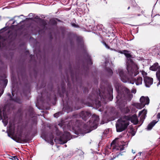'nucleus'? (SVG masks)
<instances>
[{"label": "nucleus", "mask_w": 160, "mask_h": 160, "mask_svg": "<svg viewBox=\"0 0 160 160\" xmlns=\"http://www.w3.org/2000/svg\"><path fill=\"white\" fill-rule=\"evenodd\" d=\"M72 109L71 110H68V111H72Z\"/></svg>", "instance_id": "obj_41"}, {"label": "nucleus", "mask_w": 160, "mask_h": 160, "mask_svg": "<svg viewBox=\"0 0 160 160\" xmlns=\"http://www.w3.org/2000/svg\"><path fill=\"white\" fill-rule=\"evenodd\" d=\"M115 86L118 93L116 97L117 104L121 107L122 105H123L126 103L127 101H131L133 97V95L127 88L124 87L120 91L121 88H119L118 83L115 84Z\"/></svg>", "instance_id": "obj_2"}, {"label": "nucleus", "mask_w": 160, "mask_h": 160, "mask_svg": "<svg viewBox=\"0 0 160 160\" xmlns=\"http://www.w3.org/2000/svg\"><path fill=\"white\" fill-rule=\"evenodd\" d=\"M99 120V117L95 114H93L92 116V118L89 121V124H88V127L96 129L98 124Z\"/></svg>", "instance_id": "obj_8"}, {"label": "nucleus", "mask_w": 160, "mask_h": 160, "mask_svg": "<svg viewBox=\"0 0 160 160\" xmlns=\"http://www.w3.org/2000/svg\"><path fill=\"white\" fill-rule=\"evenodd\" d=\"M113 158H112V160H113Z\"/></svg>", "instance_id": "obj_50"}, {"label": "nucleus", "mask_w": 160, "mask_h": 160, "mask_svg": "<svg viewBox=\"0 0 160 160\" xmlns=\"http://www.w3.org/2000/svg\"><path fill=\"white\" fill-rule=\"evenodd\" d=\"M58 125L61 128H63V130L66 128L65 124L62 122L59 123Z\"/></svg>", "instance_id": "obj_20"}, {"label": "nucleus", "mask_w": 160, "mask_h": 160, "mask_svg": "<svg viewBox=\"0 0 160 160\" xmlns=\"http://www.w3.org/2000/svg\"><path fill=\"white\" fill-rule=\"evenodd\" d=\"M72 128L73 129H74L75 127L73 126H72Z\"/></svg>", "instance_id": "obj_35"}, {"label": "nucleus", "mask_w": 160, "mask_h": 160, "mask_svg": "<svg viewBox=\"0 0 160 160\" xmlns=\"http://www.w3.org/2000/svg\"><path fill=\"white\" fill-rule=\"evenodd\" d=\"M72 26L74 27H76V25H75V24H72Z\"/></svg>", "instance_id": "obj_33"}, {"label": "nucleus", "mask_w": 160, "mask_h": 160, "mask_svg": "<svg viewBox=\"0 0 160 160\" xmlns=\"http://www.w3.org/2000/svg\"><path fill=\"white\" fill-rule=\"evenodd\" d=\"M17 17V16H14L12 19H11L10 21H11V20H13L14 19V18L15 17Z\"/></svg>", "instance_id": "obj_34"}, {"label": "nucleus", "mask_w": 160, "mask_h": 160, "mask_svg": "<svg viewBox=\"0 0 160 160\" xmlns=\"http://www.w3.org/2000/svg\"><path fill=\"white\" fill-rule=\"evenodd\" d=\"M141 153H141V152H139L138 153V155H138V156H140V155H141Z\"/></svg>", "instance_id": "obj_31"}, {"label": "nucleus", "mask_w": 160, "mask_h": 160, "mask_svg": "<svg viewBox=\"0 0 160 160\" xmlns=\"http://www.w3.org/2000/svg\"><path fill=\"white\" fill-rule=\"evenodd\" d=\"M72 123V122H69V123H68V125H67V128L68 129H70V128L69 127V126L70 125L71 123Z\"/></svg>", "instance_id": "obj_25"}, {"label": "nucleus", "mask_w": 160, "mask_h": 160, "mask_svg": "<svg viewBox=\"0 0 160 160\" xmlns=\"http://www.w3.org/2000/svg\"><path fill=\"white\" fill-rule=\"evenodd\" d=\"M65 108V107H64V108H63V109H64V108Z\"/></svg>", "instance_id": "obj_48"}, {"label": "nucleus", "mask_w": 160, "mask_h": 160, "mask_svg": "<svg viewBox=\"0 0 160 160\" xmlns=\"http://www.w3.org/2000/svg\"><path fill=\"white\" fill-rule=\"evenodd\" d=\"M3 91H2V93H1V94L0 95V96L3 93Z\"/></svg>", "instance_id": "obj_37"}, {"label": "nucleus", "mask_w": 160, "mask_h": 160, "mask_svg": "<svg viewBox=\"0 0 160 160\" xmlns=\"http://www.w3.org/2000/svg\"><path fill=\"white\" fill-rule=\"evenodd\" d=\"M2 111L1 110H0V120L2 119Z\"/></svg>", "instance_id": "obj_26"}, {"label": "nucleus", "mask_w": 160, "mask_h": 160, "mask_svg": "<svg viewBox=\"0 0 160 160\" xmlns=\"http://www.w3.org/2000/svg\"><path fill=\"white\" fill-rule=\"evenodd\" d=\"M113 89L110 85H109L107 89V93L106 96L105 90L102 92L99 90V95L100 98V100L102 102H108L111 101L113 98L112 95Z\"/></svg>", "instance_id": "obj_5"}, {"label": "nucleus", "mask_w": 160, "mask_h": 160, "mask_svg": "<svg viewBox=\"0 0 160 160\" xmlns=\"http://www.w3.org/2000/svg\"><path fill=\"white\" fill-rule=\"evenodd\" d=\"M65 147H67V146H66V145H65Z\"/></svg>", "instance_id": "obj_46"}, {"label": "nucleus", "mask_w": 160, "mask_h": 160, "mask_svg": "<svg viewBox=\"0 0 160 160\" xmlns=\"http://www.w3.org/2000/svg\"><path fill=\"white\" fill-rule=\"evenodd\" d=\"M5 28H3L1 29L0 30V33L2 32L3 31L5 30Z\"/></svg>", "instance_id": "obj_29"}, {"label": "nucleus", "mask_w": 160, "mask_h": 160, "mask_svg": "<svg viewBox=\"0 0 160 160\" xmlns=\"http://www.w3.org/2000/svg\"><path fill=\"white\" fill-rule=\"evenodd\" d=\"M23 16L22 15H21V16ZM20 16H18V17H20Z\"/></svg>", "instance_id": "obj_43"}, {"label": "nucleus", "mask_w": 160, "mask_h": 160, "mask_svg": "<svg viewBox=\"0 0 160 160\" xmlns=\"http://www.w3.org/2000/svg\"><path fill=\"white\" fill-rule=\"evenodd\" d=\"M60 112H58V113H56L54 114V116L55 117L57 118L58 117H59V114Z\"/></svg>", "instance_id": "obj_24"}, {"label": "nucleus", "mask_w": 160, "mask_h": 160, "mask_svg": "<svg viewBox=\"0 0 160 160\" xmlns=\"http://www.w3.org/2000/svg\"><path fill=\"white\" fill-rule=\"evenodd\" d=\"M56 134L57 136H59V138L58 139L55 138L54 140L55 142H57V140L58 141L57 142L60 144L65 143L70 139V134L68 132L64 131V133L62 134L61 132L57 130Z\"/></svg>", "instance_id": "obj_6"}, {"label": "nucleus", "mask_w": 160, "mask_h": 160, "mask_svg": "<svg viewBox=\"0 0 160 160\" xmlns=\"http://www.w3.org/2000/svg\"><path fill=\"white\" fill-rule=\"evenodd\" d=\"M16 21H14L12 23V24H14L16 23Z\"/></svg>", "instance_id": "obj_36"}, {"label": "nucleus", "mask_w": 160, "mask_h": 160, "mask_svg": "<svg viewBox=\"0 0 160 160\" xmlns=\"http://www.w3.org/2000/svg\"><path fill=\"white\" fill-rule=\"evenodd\" d=\"M132 152L133 153H135V152H134L133 150H132Z\"/></svg>", "instance_id": "obj_38"}, {"label": "nucleus", "mask_w": 160, "mask_h": 160, "mask_svg": "<svg viewBox=\"0 0 160 160\" xmlns=\"http://www.w3.org/2000/svg\"><path fill=\"white\" fill-rule=\"evenodd\" d=\"M136 90L135 89H133L132 90V92L134 93H136Z\"/></svg>", "instance_id": "obj_28"}, {"label": "nucleus", "mask_w": 160, "mask_h": 160, "mask_svg": "<svg viewBox=\"0 0 160 160\" xmlns=\"http://www.w3.org/2000/svg\"><path fill=\"white\" fill-rule=\"evenodd\" d=\"M117 138H116L111 143L113 151H118L117 152V157L119 155H122V153L125 151L122 152V151L124 150L125 148H126L128 145L127 142H124L123 141H120L117 142Z\"/></svg>", "instance_id": "obj_4"}, {"label": "nucleus", "mask_w": 160, "mask_h": 160, "mask_svg": "<svg viewBox=\"0 0 160 160\" xmlns=\"http://www.w3.org/2000/svg\"><path fill=\"white\" fill-rule=\"evenodd\" d=\"M130 120L134 124H137L138 122V120L136 115H133L132 117H130Z\"/></svg>", "instance_id": "obj_14"}, {"label": "nucleus", "mask_w": 160, "mask_h": 160, "mask_svg": "<svg viewBox=\"0 0 160 160\" xmlns=\"http://www.w3.org/2000/svg\"><path fill=\"white\" fill-rule=\"evenodd\" d=\"M142 74V75L143 78H145V77H148L147 76V73L145 72V71H141Z\"/></svg>", "instance_id": "obj_21"}, {"label": "nucleus", "mask_w": 160, "mask_h": 160, "mask_svg": "<svg viewBox=\"0 0 160 160\" xmlns=\"http://www.w3.org/2000/svg\"><path fill=\"white\" fill-rule=\"evenodd\" d=\"M8 136L9 137H10V135H9L8 134Z\"/></svg>", "instance_id": "obj_42"}, {"label": "nucleus", "mask_w": 160, "mask_h": 160, "mask_svg": "<svg viewBox=\"0 0 160 160\" xmlns=\"http://www.w3.org/2000/svg\"><path fill=\"white\" fill-rule=\"evenodd\" d=\"M80 116L83 120L86 121L91 116V113L88 111H82L81 112Z\"/></svg>", "instance_id": "obj_12"}, {"label": "nucleus", "mask_w": 160, "mask_h": 160, "mask_svg": "<svg viewBox=\"0 0 160 160\" xmlns=\"http://www.w3.org/2000/svg\"><path fill=\"white\" fill-rule=\"evenodd\" d=\"M93 104L96 106V108H98L101 106V103L100 101L98 100L97 99H95V100L93 102Z\"/></svg>", "instance_id": "obj_18"}, {"label": "nucleus", "mask_w": 160, "mask_h": 160, "mask_svg": "<svg viewBox=\"0 0 160 160\" xmlns=\"http://www.w3.org/2000/svg\"><path fill=\"white\" fill-rule=\"evenodd\" d=\"M144 81L145 86L147 87H149L153 83V79L152 78L148 77L144 78Z\"/></svg>", "instance_id": "obj_11"}, {"label": "nucleus", "mask_w": 160, "mask_h": 160, "mask_svg": "<svg viewBox=\"0 0 160 160\" xmlns=\"http://www.w3.org/2000/svg\"><path fill=\"white\" fill-rule=\"evenodd\" d=\"M120 109L121 111L123 113H127L130 111L129 108L127 107H124L123 108H121Z\"/></svg>", "instance_id": "obj_19"}, {"label": "nucleus", "mask_w": 160, "mask_h": 160, "mask_svg": "<svg viewBox=\"0 0 160 160\" xmlns=\"http://www.w3.org/2000/svg\"><path fill=\"white\" fill-rule=\"evenodd\" d=\"M12 95H13V96H14L13 95V93H12Z\"/></svg>", "instance_id": "obj_47"}, {"label": "nucleus", "mask_w": 160, "mask_h": 160, "mask_svg": "<svg viewBox=\"0 0 160 160\" xmlns=\"http://www.w3.org/2000/svg\"><path fill=\"white\" fill-rule=\"evenodd\" d=\"M130 116H124L119 118L116 124L117 132H121L125 130L129 124Z\"/></svg>", "instance_id": "obj_3"}, {"label": "nucleus", "mask_w": 160, "mask_h": 160, "mask_svg": "<svg viewBox=\"0 0 160 160\" xmlns=\"http://www.w3.org/2000/svg\"><path fill=\"white\" fill-rule=\"evenodd\" d=\"M128 52H129L127 50H123L119 52L121 53L124 54L127 58H130L131 57V55Z\"/></svg>", "instance_id": "obj_17"}, {"label": "nucleus", "mask_w": 160, "mask_h": 160, "mask_svg": "<svg viewBox=\"0 0 160 160\" xmlns=\"http://www.w3.org/2000/svg\"><path fill=\"white\" fill-rule=\"evenodd\" d=\"M103 43L106 48L110 49L111 50L116 51L115 48H117L118 47L119 43V40L117 38H115L111 42V46L113 48H110L105 42H103Z\"/></svg>", "instance_id": "obj_10"}, {"label": "nucleus", "mask_w": 160, "mask_h": 160, "mask_svg": "<svg viewBox=\"0 0 160 160\" xmlns=\"http://www.w3.org/2000/svg\"><path fill=\"white\" fill-rule=\"evenodd\" d=\"M158 121H156V120H153L148 125L147 128V129L148 130H151Z\"/></svg>", "instance_id": "obj_15"}, {"label": "nucleus", "mask_w": 160, "mask_h": 160, "mask_svg": "<svg viewBox=\"0 0 160 160\" xmlns=\"http://www.w3.org/2000/svg\"><path fill=\"white\" fill-rule=\"evenodd\" d=\"M89 61L90 62V64L92 65V62H91V59H89Z\"/></svg>", "instance_id": "obj_32"}, {"label": "nucleus", "mask_w": 160, "mask_h": 160, "mask_svg": "<svg viewBox=\"0 0 160 160\" xmlns=\"http://www.w3.org/2000/svg\"><path fill=\"white\" fill-rule=\"evenodd\" d=\"M3 115L4 120L2 119V122L3 123L4 125L5 126L8 123V116L7 114L5 112V108H4L3 110Z\"/></svg>", "instance_id": "obj_13"}, {"label": "nucleus", "mask_w": 160, "mask_h": 160, "mask_svg": "<svg viewBox=\"0 0 160 160\" xmlns=\"http://www.w3.org/2000/svg\"><path fill=\"white\" fill-rule=\"evenodd\" d=\"M130 7H129L128 8V10H129V9H130Z\"/></svg>", "instance_id": "obj_40"}, {"label": "nucleus", "mask_w": 160, "mask_h": 160, "mask_svg": "<svg viewBox=\"0 0 160 160\" xmlns=\"http://www.w3.org/2000/svg\"><path fill=\"white\" fill-rule=\"evenodd\" d=\"M147 111L146 110L144 109L142 111L139 112V115L140 116L142 115L141 118L144 119L145 118V116L147 114Z\"/></svg>", "instance_id": "obj_16"}, {"label": "nucleus", "mask_w": 160, "mask_h": 160, "mask_svg": "<svg viewBox=\"0 0 160 160\" xmlns=\"http://www.w3.org/2000/svg\"><path fill=\"white\" fill-rule=\"evenodd\" d=\"M157 118L158 119H160V113H158L157 115Z\"/></svg>", "instance_id": "obj_27"}, {"label": "nucleus", "mask_w": 160, "mask_h": 160, "mask_svg": "<svg viewBox=\"0 0 160 160\" xmlns=\"http://www.w3.org/2000/svg\"><path fill=\"white\" fill-rule=\"evenodd\" d=\"M31 14H32V13H30V14H29V16H30V15H31Z\"/></svg>", "instance_id": "obj_44"}, {"label": "nucleus", "mask_w": 160, "mask_h": 160, "mask_svg": "<svg viewBox=\"0 0 160 160\" xmlns=\"http://www.w3.org/2000/svg\"><path fill=\"white\" fill-rule=\"evenodd\" d=\"M130 63L127 64V70L128 74L125 73L121 69H118L116 71L117 74H118L121 80L124 82H128L132 84L135 83L137 85L142 84V78L141 77H138L133 78V77L136 76L139 73V68L135 63L132 62L130 60Z\"/></svg>", "instance_id": "obj_1"}, {"label": "nucleus", "mask_w": 160, "mask_h": 160, "mask_svg": "<svg viewBox=\"0 0 160 160\" xmlns=\"http://www.w3.org/2000/svg\"><path fill=\"white\" fill-rule=\"evenodd\" d=\"M12 160H16V159H18L16 156H12L11 158H10Z\"/></svg>", "instance_id": "obj_23"}, {"label": "nucleus", "mask_w": 160, "mask_h": 160, "mask_svg": "<svg viewBox=\"0 0 160 160\" xmlns=\"http://www.w3.org/2000/svg\"><path fill=\"white\" fill-rule=\"evenodd\" d=\"M107 72L110 75H112L113 73V72L111 69L110 68H107L106 69Z\"/></svg>", "instance_id": "obj_22"}, {"label": "nucleus", "mask_w": 160, "mask_h": 160, "mask_svg": "<svg viewBox=\"0 0 160 160\" xmlns=\"http://www.w3.org/2000/svg\"><path fill=\"white\" fill-rule=\"evenodd\" d=\"M150 70L152 71H157L156 75L159 82L157 83V86L160 85V66L158 62H156L151 66L149 68Z\"/></svg>", "instance_id": "obj_9"}, {"label": "nucleus", "mask_w": 160, "mask_h": 160, "mask_svg": "<svg viewBox=\"0 0 160 160\" xmlns=\"http://www.w3.org/2000/svg\"><path fill=\"white\" fill-rule=\"evenodd\" d=\"M97 94L98 95V92H97Z\"/></svg>", "instance_id": "obj_45"}, {"label": "nucleus", "mask_w": 160, "mask_h": 160, "mask_svg": "<svg viewBox=\"0 0 160 160\" xmlns=\"http://www.w3.org/2000/svg\"><path fill=\"white\" fill-rule=\"evenodd\" d=\"M81 43H82V42L81 41Z\"/></svg>", "instance_id": "obj_49"}, {"label": "nucleus", "mask_w": 160, "mask_h": 160, "mask_svg": "<svg viewBox=\"0 0 160 160\" xmlns=\"http://www.w3.org/2000/svg\"><path fill=\"white\" fill-rule=\"evenodd\" d=\"M140 103H136L133 104L135 107L138 109L143 108L146 105H148L149 103V99L148 97L142 96L140 99Z\"/></svg>", "instance_id": "obj_7"}, {"label": "nucleus", "mask_w": 160, "mask_h": 160, "mask_svg": "<svg viewBox=\"0 0 160 160\" xmlns=\"http://www.w3.org/2000/svg\"><path fill=\"white\" fill-rule=\"evenodd\" d=\"M49 143L52 145H53V144L54 143L52 139L50 141V142Z\"/></svg>", "instance_id": "obj_30"}, {"label": "nucleus", "mask_w": 160, "mask_h": 160, "mask_svg": "<svg viewBox=\"0 0 160 160\" xmlns=\"http://www.w3.org/2000/svg\"><path fill=\"white\" fill-rule=\"evenodd\" d=\"M106 64H107V62H105V65L106 66L107 65Z\"/></svg>", "instance_id": "obj_39"}]
</instances>
